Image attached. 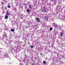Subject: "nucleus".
<instances>
[{"instance_id":"f257e3e1","label":"nucleus","mask_w":65,"mask_h":65,"mask_svg":"<svg viewBox=\"0 0 65 65\" xmlns=\"http://www.w3.org/2000/svg\"><path fill=\"white\" fill-rule=\"evenodd\" d=\"M44 9H43V10L42 11V12H46V9H45V8L44 7Z\"/></svg>"},{"instance_id":"f03ea898","label":"nucleus","mask_w":65,"mask_h":65,"mask_svg":"<svg viewBox=\"0 0 65 65\" xmlns=\"http://www.w3.org/2000/svg\"><path fill=\"white\" fill-rule=\"evenodd\" d=\"M35 20L37 22H40V20L38 18H36L35 19Z\"/></svg>"},{"instance_id":"7ed1b4c3","label":"nucleus","mask_w":65,"mask_h":65,"mask_svg":"<svg viewBox=\"0 0 65 65\" xmlns=\"http://www.w3.org/2000/svg\"><path fill=\"white\" fill-rule=\"evenodd\" d=\"M45 20H46L48 21V17H44Z\"/></svg>"},{"instance_id":"20e7f679","label":"nucleus","mask_w":65,"mask_h":65,"mask_svg":"<svg viewBox=\"0 0 65 65\" xmlns=\"http://www.w3.org/2000/svg\"><path fill=\"white\" fill-rule=\"evenodd\" d=\"M8 18V16L7 15H6L5 17V19H7Z\"/></svg>"},{"instance_id":"39448f33","label":"nucleus","mask_w":65,"mask_h":65,"mask_svg":"<svg viewBox=\"0 0 65 65\" xmlns=\"http://www.w3.org/2000/svg\"><path fill=\"white\" fill-rule=\"evenodd\" d=\"M9 14H10L8 13V12H7L6 13V15L7 16H8L9 15Z\"/></svg>"},{"instance_id":"423d86ee","label":"nucleus","mask_w":65,"mask_h":65,"mask_svg":"<svg viewBox=\"0 0 65 65\" xmlns=\"http://www.w3.org/2000/svg\"><path fill=\"white\" fill-rule=\"evenodd\" d=\"M11 31L12 32H14V31H15V30L14 29H12L11 30Z\"/></svg>"},{"instance_id":"0eeeda50","label":"nucleus","mask_w":65,"mask_h":65,"mask_svg":"<svg viewBox=\"0 0 65 65\" xmlns=\"http://www.w3.org/2000/svg\"><path fill=\"white\" fill-rule=\"evenodd\" d=\"M27 12H29L30 11L29 9H27L26 10Z\"/></svg>"},{"instance_id":"6e6552de","label":"nucleus","mask_w":65,"mask_h":65,"mask_svg":"<svg viewBox=\"0 0 65 65\" xmlns=\"http://www.w3.org/2000/svg\"><path fill=\"white\" fill-rule=\"evenodd\" d=\"M43 63H44V64H46V62L45 61H43Z\"/></svg>"},{"instance_id":"1a4fd4ad","label":"nucleus","mask_w":65,"mask_h":65,"mask_svg":"<svg viewBox=\"0 0 65 65\" xmlns=\"http://www.w3.org/2000/svg\"><path fill=\"white\" fill-rule=\"evenodd\" d=\"M30 47H31V48H33V47H33V46H31Z\"/></svg>"},{"instance_id":"9d476101","label":"nucleus","mask_w":65,"mask_h":65,"mask_svg":"<svg viewBox=\"0 0 65 65\" xmlns=\"http://www.w3.org/2000/svg\"><path fill=\"white\" fill-rule=\"evenodd\" d=\"M53 30V28H50V30L52 31Z\"/></svg>"},{"instance_id":"9b49d317","label":"nucleus","mask_w":65,"mask_h":65,"mask_svg":"<svg viewBox=\"0 0 65 65\" xmlns=\"http://www.w3.org/2000/svg\"><path fill=\"white\" fill-rule=\"evenodd\" d=\"M8 8H10V7H11V6L10 5H8Z\"/></svg>"},{"instance_id":"f8f14e48","label":"nucleus","mask_w":65,"mask_h":65,"mask_svg":"<svg viewBox=\"0 0 65 65\" xmlns=\"http://www.w3.org/2000/svg\"><path fill=\"white\" fill-rule=\"evenodd\" d=\"M60 35L61 36H63V34H62V33H61L60 34Z\"/></svg>"},{"instance_id":"ddd939ff","label":"nucleus","mask_w":65,"mask_h":65,"mask_svg":"<svg viewBox=\"0 0 65 65\" xmlns=\"http://www.w3.org/2000/svg\"><path fill=\"white\" fill-rule=\"evenodd\" d=\"M29 7H30V8H32V7H31V6H30V5H29Z\"/></svg>"},{"instance_id":"4468645a","label":"nucleus","mask_w":65,"mask_h":65,"mask_svg":"<svg viewBox=\"0 0 65 65\" xmlns=\"http://www.w3.org/2000/svg\"><path fill=\"white\" fill-rule=\"evenodd\" d=\"M40 55H42V53H40Z\"/></svg>"},{"instance_id":"2eb2a0df","label":"nucleus","mask_w":65,"mask_h":65,"mask_svg":"<svg viewBox=\"0 0 65 65\" xmlns=\"http://www.w3.org/2000/svg\"><path fill=\"white\" fill-rule=\"evenodd\" d=\"M57 25H55V27H57Z\"/></svg>"}]
</instances>
